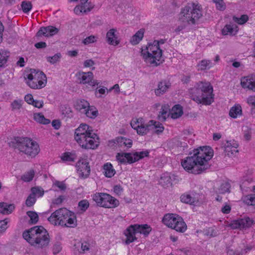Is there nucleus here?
<instances>
[{
	"label": "nucleus",
	"mask_w": 255,
	"mask_h": 255,
	"mask_svg": "<svg viewBox=\"0 0 255 255\" xmlns=\"http://www.w3.org/2000/svg\"><path fill=\"white\" fill-rule=\"evenodd\" d=\"M117 30L115 29H111L107 33L106 38L108 43L112 45L116 46L120 43L116 34Z\"/></svg>",
	"instance_id": "22"
},
{
	"label": "nucleus",
	"mask_w": 255,
	"mask_h": 255,
	"mask_svg": "<svg viewBox=\"0 0 255 255\" xmlns=\"http://www.w3.org/2000/svg\"><path fill=\"white\" fill-rule=\"evenodd\" d=\"M116 158L121 163L131 164L134 163L132 153H119L117 155Z\"/></svg>",
	"instance_id": "23"
},
{
	"label": "nucleus",
	"mask_w": 255,
	"mask_h": 255,
	"mask_svg": "<svg viewBox=\"0 0 255 255\" xmlns=\"http://www.w3.org/2000/svg\"><path fill=\"white\" fill-rule=\"evenodd\" d=\"M159 182L163 186L171 185L172 183L169 174L168 173L163 174L160 177Z\"/></svg>",
	"instance_id": "34"
},
{
	"label": "nucleus",
	"mask_w": 255,
	"mask_h": 255,
	"mask_svg": "<svg viewBox=\"0 0 255 255\" xmlns=\"http://www.w3.org/2000/svg\"><path fill=\"white\" fill-rule=\"evenodd\" d=\"M31 193L36 197V196L41 197L44 194V190L38 187H33L31 189Z\"/></svg>",
	"instance_id": "51"
},
{
	"label": "nucleus",
	"mask_w": 255,
	"mask_h": 255,
	"mask_svg": "<svg viewBox=\"0 0 255 255\" xmlns=\"http://www.w3.org/2000/svg\"><path fill=\"white\" fill-rule=\"evenodd\" d=\"M61 245L59 243H56L53 247V253L54 254H58L61 250Z\"/></svg>",
	"instance_id": "61"
},
{
	"label": "nucleus",
	"mask_w": 255,
	"mask_h": 255,
	"mask_svg": "<svg viewBox=\"0 0 255 255\" xmlns=\"http://www.w3.org/2000/svg\"><path fill=\"white\" fill-rule=\"evenodd\" d=\"M195 192L191 191L182 194L180 197V201L186 204H193L197 201Z\"/></svg>",
	"instance_id": "21"
},
{
	"label": "nucleus",
	"mask_w": 255,
	"mask_h": 255,
	"mask_svg": "<svg viewBox=\"0 0 255 255\" xmlns=\"http://www.w3.org/2000/svg\"><path fill=\"white\" fill-rule=\"evenodd\" d=\"M65 199L64 196H60L58 198L53 200L52 203L54 205H60Z\"/></svg>",
	"instance_id": "62"
},
{
	"label": "nucleus",
	"mask_w": 255,
	"mask_h": 255,
	"mask_svg": "<svg viewBox=\"0 0 255 255\" xmlns=\"http://www.w3.org/2000/svg\"><path fill=\"white\" fill-rule=\"evenodd\" d=\"M75 139L80 146L85 149H95L100 143L98 136L93 132L92 128L84 124H81L75 129Z\"/></svg>",
	"instance_id": "3"
},
{
	"label": "nucleus",
	"mask_w": 255,
	"mask_h": 255,
	"mask_svg": "<svg viewBox=\"0 0 255 255\" xmlns=\"http://www.w3.org/2000/svg\"><path fill=\"white\" fill-rule=\"evenodd\" d=\"M227 254L228 255H244V253L242 250H240V247L236 249L229 248L227 249Z\"/></svg>",
	"instance_id": "47"
},
{
	"label": "nucleus",
	"mask_w": 255,
	"mask_h": 255,
	"mask_svg": "<svg viewBox=\"0 0 255 255\" xmlns=\"http://www.w3.org/2000/svg\"><path fill=\"white\" fill-rule=\"evenodd\" d=\"M169 107L167 105H163L161 107V111L158 115L159 119L162 120H165L167 117H168Z\"/></svg>",
	"instance_id": "41"
},
{
	"label": "nucleus",
	"mask_w": 255,
	"mask_h": 255,
	"mask_svg": "<svg viewBox=\"0 0 255 255\" xmlns=\"http://www.w3.org/2000/svg\"><path fill=\"white\" fill-rule=\"evenodd\" d=\"M144 34V30L142 29H139L137 31L134 35H133L130 39V43L133 45L138 44L139 41L142 39Z\"/></svg>",
	"instance_id": "33"
},
{
	"label": "nucleus",
	"mask_w": 255,
	"mask_h": 255,
	"mask_svg": "<svg viewBox=\"0 0 255 255\" xmlns=\"http://www.w3.org/2000/svg\"><path fill=\"white\" fill-rule=\"evenodd\" d=\"M202 15L201 7L199 4L189 3L181 9L179 19L182 23L194 24Z\"/></svg>",
	"instance_id": "8"
},
{
	"label": "nucleus",
	"mask_w": 255,
	"mask_h": 255,
	"mask_svg": "<svg viewBox=\"0 0 255 255\" xmlns=\"http://www.w3.org/2000/svg\"><path fill=\"white\" fill-rule=\"evenodd\" d=\"M233 20L239 24H245L249 19V17L247 15H242L240 17H237L235 16L233 17Z\"/></svg>",
	"instance_id": "46"
},
{
	"label": "nucleus",
	"mask_w": 255,
	"mask_h": 255,
	"mask_svg": "<svg viewBox=\"0 0 255 255\" xmlns=\"http://www.w3.org/2000/svg\"><path fill=\"white\" fill-rule=\"evenodd\" d=\"M79 207L81 210L84 212L89 207V203L87 200H83L79 202Z\"/></svg>",
	"instance_id": "55"
},
{
	"label": "nucleus",
	"mask_w": 255,
	"mask_h": 255,
	"mask_svg": "<svg viewBox=\"0 0 255 255\" xmlns=\"http://www.w3.org/2000/svg\"><path fill=\"white\" fill-rule=\"evenodd\" d=\"M34 119L36 122L44 125L48 124L50 122V121L49 119H45L41 113L34 114Z\"/></svg>",
	"instance_id": "38"
},
{
	"label": "nucleus",
	"mask_w": 255,
	"mask_h": 255,
	"mask_svg": "<svg viewBox=\"0 0 255 255\" xmlns=\"http://www.w3.org/2000/svg\"><path fill=\"white\" fill-rule=\"evenodd\" d=\"M245 202L249 205H255V194L249 195L246 197Z\"/></svg>",
	"instance_id": "53"
},
{
	"label": "nucleus",
	"mask_w": 255,
	"mask_h": 255,
	"mask_svg": "<svg viewBox=\"0 0 255 255\" xmlns=\"http://www.w3.org/2000/svg\"><path fill=\"white\" fill-rule=\"evenodd\" d=\"M242 115V109L239 104L235 105L232 107L229 111V115L233 118H237Z\"/></svg>",
	"instance_id": "32"
},
{
	"label": "nucleus",
	"mask_w": 255,
	"mask_h": 255,
	"mask_svg": "<svg viewBox=\"0 0 255 255\" xmlns=\"http://www.w3.org/2000/svg\"><path fill=\"white\" fill-rule=\"evenodd\" d=\"M84 114L88 118L94 119L98 116V111L94 107L89 106Z\"/></svg>",
	"instance_id": "36"
},
{
	"label": "nucleus",
	"mask_w": 255,
	"mask_h": 255,
	"mask_svg": "<svg viewBox=\"0 0 255 255\" xmlns=\"http://www.w3.org/2000/svg\"><path fill=\"white\" fill-rule=\"evenodd\" d=\"M34 175V172L33 170H30L25 172L21 177V179L24 182H29L31 181Z\"/></svg>",
	"instance_id": "45"
},
{
	"label": "nucleus",
	"mask_w": 255,
	"mask_h": 255,
	"mask_svg": "<svg viewBox=\"0 0 255 255\" xmlns=\"http://www.w3.org/2000/svg\"><path fill=\"white\" fill-rule=\"evenodd\" d=\"M132 144L131 139L124 137L119 136L116 139L109 141V145L111 146L127 147H130Z\"/></svg>",
	"instance_id": "17"
},
{
	"label": "nucleus",
	"mask_w": 255,
	"mask_h": 255,
	"mask_svg": "<svg viewBox=\"0 0 255 255\" xmlns=\"http://www.w3.org/2000/svg\"><path fill=\"white\" fill-rule=\"evenodd\" d=\"M247 103L248 104L252 106L254 108H255V96H250L247 99Z\"/></svg>",
	"instance_id": "64"
},
{
	"label": "nucleus",
	"mask_w": 255,
	"mask_h": 255,
	"mask_svg": "<svg viewBox=\"0 0 255 255\" xmlns=\"http://www.w3.org/2000/svg\"><path fill=\"white\" fill-rule=\"evenodd\" d=\"M81 5L76 6L74 8V12L77 14H80L82 12H86L89 11L92 8V6L87 7V4H81Z\"/></svg>",
	"instance_id": "37"
},
{
	"label": "nucleus",
	"mask_w": 255,
	"mask_h": 255,
	"mask_svg": "<svg viewBox=\"0 0 255 255\" xmlns=\"http://www.w3.org/2000/svg\"><path fill=\"white\" fill-rule=\"evenodd\" d=\"M164 40H154L149 43L146 49H142L141 54L144 61L152 66H157L164 61L162 51L159 47L160 44L164 43Z\"/></svg>",
	"instance_id": "6"
},
{
	"label": "nucleus",
	"mask_w": 255,
	"mask_h": 255,
	"mask_svg": "<svg viewBox=\"0 0 255 255\" xmlns=\"http://www.w3.org/2000/svg\"><path fill=\"white\" fill-rule=\"evenodd\" d=\"M149 155V152L148 150L135 152L132 153L133 158L134 162L139 160L140 159L143 158L144 157H147Z\"/></svg>",
	"instance_id": "40"
},
{
	"label": "nucleus",
	"mask_w": 255,
	"mask_h": 255,
	"mask_svg": "<svg viewBox=\"0 0 255 255\" xmlns=\"http://www.w3.org/2000/svg\"><path fill=\"white\" fill-rule=\"evenodd\" d=\"M170 85L165 81H161L158 84L157 88L155 89L154 92L157 96H159L165 93Z\"/></svg>",
	"instance_id": "27"
},
{
	"label": "nucleus",
	"mask_w": 255,
	"mask_h": 255,
	"mask_svg": "<svg viewBox=\"0 0 255 255\" xmlns=\"http://www.w3.org/2000/svg\"><path fill=\"white\" fill-rule=\"evenodd\" d=\"M97 38L96 36L91 35L85 38L83 42L85 45H88L96 41Z\"/></svg>",
	"instance_id": "58"
},
{
	"label": "nucleus",
	"mask_w": 255,
	"mask_h": 255,
	"mask_svg": "<svg viewBox=\"0 0 255 255\" xmlns=\"http://www.w3.org/2000/svg\"><path fill=\"white\" fill-rule=\"evenodd\" d=\"M231 210L230 205L225 203L223 206L221 208V211L223 214H229Z\"/></svg>",
	"instance_id": "60"
},
{
	"label": "nucleus",
	"mask_w": 255,
	"mask_h": 255,
	"mask_svg": "<svg viewBox=\"0 0 255 255\" xmlns=\"http://www.w3.org/2000/svg\"><path fill=\"white\" fill-rule=\"evenodd\" d=\"M253 223V221L249 217L235 220L232 221L229 226L232 229H245L250 227Z\"/></svg>",
	"instance_id": "15"
},
{
	"label": "nucleus",
	"mask_w": 255,
	"mask_h": 255,
	"mask_svg": "<svg viewBox=\"0 0 255 255\" xmlns=\"http://www.w3.org/2000/svg\"><path fill=\"white\" fill-rule=\"evenodd\" d=\"M103 172L106 177L111 178L115 174L116 171L111 163H106L103 166Z\"/></svg>",
	"instance_id": "31"
},
{
	"label": "nucleus",
	"mask_w": 255,
	"mask_h": 255,
	"mask_svg": "<svg viewBox=\"0 0 255 255\" xmlns=\"http://www.w3.org/2000/svg\"><path fill=\"white\" fill-rule=\"evenodd\" d=\"M24 78L26 84L33 89H42L47 83V78L44 73L35 69H31L25 74Z\"/></svg>",
	"instance_id": "9"
},
{
	"label": "nucleus",
	"mask_w": 255,
	"mask_h": 255,
	"mask_svg": "<svg viewBox=\"0 0 255 255\" xmlns=\"http://www.w3.org/2000/svg\"><path fill=\"white\" fill-rule=\"evenodd\" d=\"M213 156V151L209 146L199 147L190 152V156L183 160L181 164L189 173L198 174L209 169V160Z\"/></svg>",
	"instance_id": "1"
},
{
	"label": "nucleus",
	"mask_w": 255,
	"mask_h": 255,
	"mask_svg": "<svg viewBox=\"0 0 255 255\" xmlns=\"http://www.w3.org/2000/svg\"><path fill=\"white\" fill-rule=\"evenodd\" d=\"M23 238L31 246L42 249L49 243V236L42 226H36L23 233Z\"/></svg>",
	"instance_id": "4"
},
{
	"label": "nucleus",
	"mask_w": 255,
	"mask_h": 255,
	"mask_svg": "<svg viewBox=\"0 0 255 255\" xmlns=\"http://www.w3.org/2000/svg\"><path fill=\"white\" fill-rule=\"evenodd\" d=\"M130 125L131 127L136 130L139 135H145L148 133L159 134L164 130L163 125L158 122L153 120L149 121L145 124L142 118L133 119Z\"/></svg>",
	"instance_id": "7"
},
{
	"label": "nucleus",
	"mask_w": 255,
	"mask_h": 255,
	"mask_svg": "<svg viewBox=\"0 0 255 255\" xmlns=\"http://www.w3.org/2000/svg\"><path fill=\"white\" fill-rule=\"evenodd\" d=\"M189 93L192 100L198 104L210 105L214 102L213 88L208 81L196 83Z\"/></svg>",
	"instance_id": "2"
},
{
	"label": "nucleus",
	"mask_w": 255,
	"mask_h": 255,
	"mask_svg": "<svg viewBox=\"0 0 255 255\" xmlns=\"http://www.w3.org/2000/svg\"><path fill=\"white\" fill-rule=\"evenodd\" d=\"M162 221L165 226L177 232L184 233L187 230V225L184 220L177 214H166L163 216Z\"/></svg>",
	"instance_id": "11"
},
{
	"label": "nucleus",
	"mask_w": 255,
	"mask_h": 255,
	"mask_svg": "<svg viewBox=\"0 0 255 255\" xmlns=\"http://www.w3.org/2000/svg\"><path fill=\"white\" fill-rule=\"evenodd\" d=\"M90 104L84 99L78 100L75 104L76 109L82 114L86 112Z\"/></svg>",
	"instance_id": "26"
},
{
	"label": "nucleus",
	"mask_w": 255,
	"mask_h": 255,
	"mask_svg": "<svg viewBox=\"0 0 255 255\" xmlns=\"http://www.w3.org/2000/svg\"><path fill=\"white\" fill-rule=\"evenodd\" d=\"M61 159L65 161H74L77 159V155L75 152H66L61 156Z\"/></svg>",
	"instance_id": "39"
},
{
	"label": "nucleus",
	"mask_w": 255,
	"mask_h": 255,
	"mask_svg": "<svg viewBox=\"0 0 255 255\" xmlns=\"http://www.w3.org/2000/svg\"><path fill=\"white\" fill-rule=\"evenodd\" d=\"M81 251H80V253L84 254L86 251L90 249V245L87 242H83L81 244Z\"/></svg>",
	"instance_id": "59"
},
{
	"label": "nucleus",
	"mask_w": 255,
	"mask_h": 255,
	"mask_svg": "<svg viewBox=\"0 0 255 255\" xmlns=\"http://www.w3.org/2000/svg\"><path fill=\"white\" fill-rule=\"evenodd\" d=\"M136 233H137L136 232L135 225L129 226L125 231V235L127 237L126 243L129 244L135 241L137 239L135 237Z\"/></svg>",
	"instance_id": "20"
},
{
	"label": "nucleus",
	"mask_w": 255,
	"mask_h": 255,
	"mask_svg": "<svg viewBox=\"0 0 255 255\" xmlns=\"http://www.w3.org/2000/svg\"><path fill=\"white\" fill-rule=\"evenodd\" d=\"M61 55L56 54L53 56H49L46 58L47 61L51 64H54L59 60Z\"/></svg>",
	"instance_id": "57"
},
{
	"label": "nucleus",
	"mask_w": 255,
	"mask_h": 255,
	"mask_svg": "<svg viewBox=\"0 0 255 255\" xmlns=\"http://www.w3.org/2000/svg\"><path fill=\"white\" fill-rule=\"evenodd\" d=\"M183 109L181 106L179 105H175L170 111L169 114L171 118L177 119L183 115Z\"/></svg>",
	"instance_id": "29"
},
{
	"label": "nucleus",
	"mask_w": 255,
	"mask_h": 255,
	"mask_svg": "<svg viewBox=\"0 0 255 255\" xmlns=\"http://www.w3.org/2000/svg\"><path fill=\"white\" fill-rule=\"evenodd\" d=\"M77 173L79 177L86 178L90 172V167L89 165V162L86 159H80L76 164Z\"/></svg>",
	"instance_id": "14"
},
{
	"label": "nucleus",
	"mask_w": 255,
	"mask_h": 255,
	"mask_svg": "<svg viewBox=\"0 0 255 255\" xmlns=\"http://www.w3.org/2000/svg\"><path fill=\"white\" fill-rule=\"evenodd\" d=\"M9 53L6 51L0 50V67L3 66L7 62Z\"/></svg>",
	"instance_id": "43"
},
{
	"label": "nucleus",
	"mask_w": 255,
	"mask_h": 255,
	"mask_svg": "<svg viewBox=\"0 0 255 255\" xmlns=\"http://www.w3.org/2000/svg\"><path fill=\"white\" fill-rule=\"evenodd\" d=\"M77 76L80 83L88 84L89 85L92 87L95 86L99 84L97 80L94 79L93 74L91 72H78L77 74Z\"/></svg>",
	"instance_id": "13"
},
{
	"label": "nucleus",
	"mask_w": 255,
	"mask_h": 255,
	"mask_svg": "<svg viewBox=\"0 0 255 255\" xmlns=\"http://www.w3.org/2000/svg\"><path fill=\"white\" fill-rule=\"evenodd\" d=\"M59 31L58 28L53 26H48L46 27H41L37 32L36 36L40 37L44 36L45 37L52 36L57 34Z\"/></svg>",
	"instance_id": "18"
},
{
	"label": "nucleus",
	"mask_w": 255,
	"mask_h": 255,
	"mask_svg": "<svg viewBox=\"0 0 255 255\" xmlns=\"http://www.w3.org/2000/svg\"><path fill=\"white\" fill-rule=\"evenodd\" d=\"M15 206L13 204H9L6 203H0V213L3 214H10L14 209Z\"/></svg>",
	"instance_id": "30"
},
{
	"label": "nucleus",
	"mask_w": 255,
	"mask_h": 255,
	"mask_svg": "<svg viewBox=\"0 0 255 255\" xmlns=\"http://www.w3.org/2000/svg\"><path fill=\"white\" fill-rule=\"evenodd\" d=\"M239 247L240 250H242L244 252V255H245L249 251H250L253 248V247L252 246H245L244 244H242V246H240Z\"/></svg>",
	"instance_id": "63"
},
{
	"label": "nucleus",
	"mask_w": 255,
	"mask_h": 255,
	"mask_svg": "<svg viewBox=\"0 0 255 255\" xmlns=\"http://www.w3.org/2000/svg\"><path fill=\"white\" fill-rule=\"evenodd\" d=\"M27 215L30 218V223L32 224H36L39 220L38 214L34 211H27Z\"/></svg>",
	"instance_id": "44"
},
{
	"label": "nucleus",
	"mask_w": 255,
	"mask_h": 255,
	"mask_svg": "<svg viewBox=\"0 0 255 255\" xmlns=\"http://www.w3.org/2000/svg\"><path fill=\"white\" fill-rule=\"evenodd\" d=\"M238 146L239 144L235 140L227 141L224 146L225 155L230 157L235 156L238 152Z\"/></svg>",
	"instance_id": "16"
},
{
	"label": "nucleus",
	"mask_w": 255,
	"mask_h": 255,
	"mask_svg": "<svg viewBox=\"0 0 255 255\" xmlns=\"http://www.w3.org/2000/svg\"><path fill=\"white\" fill-rule=\"evenodd\" d=\"M197 66L198 70L203 71L210 69L213 66V64L209 60H203L200 62Z\"/></svg>",
	"instance_id": "35"
},
{
	"label": "nucleus",
	"mask_w": 255,
	"mask_h": 255,
	"mask_svg": "<svg viewBox=\"0 0 255 255\" xmlns=\"http://www.w3.org/2000/svg\"><path fill=\"white\" fill-rule=\"evenodd\" d=\"M23 104V101L21 99H15L10 104L12 111H15L20 109Z\"/></svg>",
	"instance_id": "42"
},
{
	"label": "nucleus",
	"mask_w": 255,
	"mask_h": 255,
	"mask_svg": "<svg viewBox=\"0 0 255 255\" xmlns=\"http://www.w3.org/2000/svg\"><path fill=\"white\" fill-rule=\"evenodd\" d=\"M16 147L19 152L31 157H34L40 151L38 143L29 137L19 138L17 142Z\"/></svg>",
	"instance_id": "10"
},
{
	"label": "nucleus",
	"mask_w": 255,
	"mask_h": 255,
	"mask_svg": "<svg viewBox=\"0 0 255 255\" xmlns=\"http://www.w3.org/2000/svg\"><path fill=\"white\" fill-rule=\"evenodd\" d=\"M192 136L189 131L185 130L183 137L178 141V146L183 147V149H185L188 148V144L192 145L194 142V140L192 138Z\"/></svg>",
	"instance_id": "19"
},
{
	"label": "nucleus",
	"mask_w": 255,
	"mask_h": 255,
	"mask_svg": "<svg viewBox=\"0 0 255 255\" xmlns=\"http://www.w3.org/2000/svg\"><path fill=\"white\" fill-rule=\"evenodd\" d=\"M241 83L244 88L255 91V77H244L242 79Z\"/></svg>",
	"instance_id": "24"
},
{
	"label": "nucleus",
	"mask_w": 255,
	"mask_h": 255,
	"mask_svg": "<svg viewBox=\"0 0 255 255\" xmlns=\"http://www.w3.org/2000/svg\"><path fill=\"white\" fill-rule=\"evenodd\" d=\"M61 110L62 114L64 116V117L70 118L72 116V110L69 107H62Z\"/></svg>",
	"instance_id": "49"
},
{
	"label": "nucleus",
	"mask_w": 255,
	"mask_h": 255,
	"mask_svg": "<svg viewBox=\"0 0 255 255\" xmlns=\"http://www.w3.org/2000/svg\"><path fill=\"white\" fill-rule=\"evenodd\" d=\"M93 199L98 206L113 208L119 204V201L109 194L97 192L93 196Z\"/></svg>",
	"instance_id": "12"
},
{
	"label": "nucleus",
	"mask_w": 255,
	"mask_h": 255,
	"mask_svg": "<svg viewBox=\"0 0 255 255\" xmlns=\"http://www.w3.org/2000/svg\"><path fill=\"white\" fill-rule=\"evenodd\" d=\"M215 3L216 8L221 11H223L226 9V5L224 0H213Z\"/></svg>",
	"instance_id": "48"
},
{
	"label": "nucleus",
	"mask_w": 255,
	"mask_h": 255,
	"mask_svg": "<svg viewBox=\"0 0 255 255\" xmlns=\"http://www.w3.org/2000/svg\"><path fill=\"white\" fill-rule=\"evenodd\" d=\"M136 232L147 236L151 232L152 229L151 227L147 224L138 225L134 224Z\"/></svg>",
	"instance_id": "28"
},
{
	"label": "nucleus",
	"mask_w": 255,
	"mask_h": 255,
	"mask_svg": "<svg viewBox=\"0 0 255 255\" xmlns=\"http://www.w3.org/2000/svg\"><path fill=\"white\" fill-rule=\"evenodd\" d=\"M230 185L228 182H224L222 183L219 188V192L221 194H224L226 192H230Z\"/></svg>",
	"instance_id": "52"
},
{
	"label": "nucleus",
	"mask_w": 255,
	"mask_h": 255,
	"mask_svg": "<svg viewBox=\"0 0 255 255\" xmlns=\"http://www.w3.org/2000/svg\"><path fill=\"white\" fill-rule=\"evenodd\" d=\"M53 187H56L58 188L61 191H65L66 189V185L63 181H55L53 183Z\"/></svg>",
	"instance_id": "56"
},
{
	"label": "nucleus",
	"mask_w": 255,
	"mask_h": 255,
	"mask_svg": "<svg viewBox=\"0 0 255 255\" xmlns=\"http://www.w3.org/2000/svg\"><path fill=\"white\" fill-rule=\"evenodd\" d=\"M32 4L30 1H24L22 2L21 7L24 13L29 12L32 8Z\"/></svg>",
	"instance_id": "50"
},
{
	"label": "nucleus",
	"mask_w": 255,
	"mask_h": 255,
	"mask_svg": "<svg viewBox=\"0 0 255 255\" xmlns=\"http://www.w3.org/2000/svg\"><path fill=\"white\" fill-rule=\"evenodd\" d=\"M36 202V197L31 193L27 197L25 204L28 207H31L33 206Z\"/></svg>",
	"instance_id": "54"
},
{
	"label": "nucleus",
	"mask_w": 255,
	"mask_h": 255,
	"mask_svg": "<svg viewBox=\"0 0 255 255\" xmlns=\"http://www.w3.org/2000/svg\"><path fill=\"white\" fill-rule=\"evenodd\" d=\"M48 221L54 226L68 228H74L77 226L75 213L65 208H60L52 213Z\"/></svg>",
	"instance_id": "5"
},
{
	"label": "nucleus",
	"mask_w": 255,
	"mask_h": 255,
	"mask_svg": "<svg viewBox=\"0 0 255 255\" xmlns=\"http://www.w3.org/2000/svg\"><path fill=\"white\" fill-rule=\"evenodd\" d=\"M238 26L234 24L230 23L226 24L222 30V34L226 35H235L238 32Z\"/></svg>",
	"instance_id": "25"
}]
</instances>
